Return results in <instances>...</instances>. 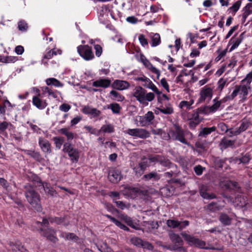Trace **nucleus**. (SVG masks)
I'll list each match as a JSON object with an SVG mask.
<instances>
[{
	"label": "nucleus",
	"mask_w": 252,
	"mask_h": 252,
	"mask_svg": "<svg viewBox=\"0 0 252 252\" xmlns=\"http://www.w3.org/2000/svg\"><path fill=\"white\" fill-rule=\"evenodd\" d=\"M25 194L28 202L34 211L40 212L42 210L41 205L40 195L30 185L25 186Z\"/></svg>",
	"instance_id": "nucleus-1"
},
{
	"label": "nucleus",
	"mask_w": 252,
	"mask_h": 252,
	"mask_svg": "<svg viewBox=\"0 0 252 252\" xmlns=\"http://www.w3.org/2000/svg\"><path fill=\"white\" fill-rule=\"evenodd\" d=\"M173 126L174 129L170 131L172 139L178 141L184 144L189 145V143L185 138V131L178 124H174Z\"/></svg>",
	"instance_id": "nucleus-2"
},
{
	"label": "nucleus",
	"mask_w": 252,
	"mask_h": 252,
	"mask_svg": "<svg viewBox=\"0 0 252 252\" xmlns=\"http://www.w3.org/2000/svg\"><path fill=\"white\" fill-rule=\"evenodd\" d=\"M148 160L150 162L158 163L162 167L165 168L162 171H164L166 168H170L172 167L174 164L170 161L167 157L160 155H149L148 156Z\"/></svg>",
	"instance_id": "nucleus-3"
},
{
	"label": "nucleus",
	"mask_w": 252,
	"mask_h": 252,
	"mask_svg": "<svg viewBox=\"0 0 252 252\" xmlns=\"http://www.w3.org/2000/svg\"><path fill=\"white\" fill-rule=\"evenodd\" d=\"M181 235L190 246H194L199 249H207L205 241L186 233H182Z\"/></svg>",
	"instance_id": "nucleus-4"
},
{
	"label": "nucleus",
	"mask_w": 252,
	"mask_h": 252,
	"mask_svg": "<svg viewBox=\"0 0 252 252\" xmlns=\"http://www.w3.org/2000/svg\"><path fill=\"white\" fill-rule=\"evenodd\" d=\"M251 88V83H249L248 81L245 80V78H244L241 81V85H236L235 86L234 90L232 92V96L236 97L240 93V94H242L243 98L245 99L248 94V91Z\"/></svg>",
	"instance_id": "nucleus-5"
},
{
	"label": "nucleus",
	"mask_w": 252,
	"mask_h": 252,
	"mask_svg": "<svg viewBox=\"0 0 252 252\" xmlns=\"http://www.w3.org/2000/svg\"><path fill=\"white\" fill-rule=\"evenodd\" d=\"M213 91V88L209 85L202 87L199 94V97L198 99L197 103H209L212 98Z\"/></svg>",
	"instance_id": "nucleus-6"
},
{
	"label": "nucleus",
	"mask_w": 252,
	"mask_h": 252,
	"mask_svg": "<svg viewBox=\"0 0 252 252\" xmlns=\"http://www.w3.org/2000/svg\"><path fill=\"white\" fill-rule=\"evenodd\" d=\"M77 49L79 55L85 61H90L94 58L92 48L88 45H79Z\"/></svg>",
	"instance_id": "nucleus-7"
},
{
	"label": "nucleus",
	"mask_w": 252,
	"mask_h": 252,
	"mask_svg": "<svg viewBox=\"0 0 252 252\" xmlns=\"http://www.w3.org/2000/svg\"><path fill=\"white\" fill-rule=\"evenodd\" d=\"M63 151L68 154L73 162L76 163L78 161L80 157L79 152L77 149L73 148L70 142H65L63 144Z\"/></svg>",
	"instance_id": "nucleus-8"
},
{
	"label": "nucleus",
	"mask_w": 252,
	"mask_h": 252,
	"mask_svg": "<svg viewBox=\"0 0 252 252\" xmlns=\"http://www.w3.org/2000/svg\"><path fill=\"white\" fill-rule=\"evenodd\" d=\"M38 231L41 236L46 237L53 243L56 244L59 241V239L56 236L57 231L52 227L41 228Z\"/></svg>",
	"instance_id": "nucleus-9"
},
{
	"label": "nucleus",
	"mask_w": 252,
	"mask_h": 252,
	"mask_svg": "<svg viewBox=\"0 0 252 252\" xmlns=\"http://www.w3.org/2000/svg\"><path fill=\"white\" fill-rule=\"evenodd\" d=\"M108 178L111 183H118L123 178L121 170L117 168H112L109 171Z\"/></svg>",
	"instance_id": "nucleus-10"
},
{
	"label": "nucleus",
	"mask_w": 252,
	"mask_h": 252,
	"mask_svg": "<svg viewBox=\"0 0 252 252\" xmlns=\"http://www.w3.org/2000/svg\"><path fill=\"white\" fill-rule=\"evenodd\" d=\"M130 242L133 245L148 250H153L154 246L153 245L147 241H144L141 238L137 237H134L130 239Z\"/></svg>",
	"instance_id": "nucleus-11"
},
{
	"label": "nucleus",
	"mask_w": 252,
	"mask_h": 252,
	"mask_svg": "<svg viewBox=\"0 0 252 252\" xmlns=\"http://www.w3.org/2000/svg\"><path fill=\"white\" fill-rule=\"evenodd\" d=\"M170 239L174 244V249L179 252L184 251L185 249L183 247L184 242L180 236L176 233H172L169 235Z\"/></svg>",
	"instance_id": "nucleus-12"
},
{
	"label": "nucleus",
	"mask_w": 252,
	"mask_h": 252,
	"mask_svg": "<svg viewBox=\"0 0 252 252\" xmlns=\"http://www.w3.org/2000/svg\"><path fill=\"white\" fill-rule=\"evenodd\" d=\"M138 118L140 126H145L153 123L155 116L152 111H149L145 115L139 116Z\"/></svg>",
	"instance_id": "nucleus-13"
},
{
	"label": "nucleus",
	"mask_w": 252,
	"mask_h": 252,
	"mask_svg": "<svg viewBox=\"0 0 252 252\" xmlns=\"http://www.w3.org/2000/svg\"><path fill=\"white\" fill-rule=\"evenodd\" d=\"M244 35L245 32H243L237 37V33H236L231 38L228 42V45L232 44L229 52L232 51L239 46L244 38Z\"/></svg>",
	"instance_id": "nucleus-14"
},
{
	"label": "nucleus",
	"mask_w": 252,
	"mask_h": 252,
	"mask_svg": "<svg viewBox=\"0 0 252 252\" xmlns=\"http://www.w3.org/2000/svg\"><path fill=\"white\" fill-rule=\"evenodd\" d=\"M37 95L33 96L32 102L33 105L37 108L42 110L47 107L48 103L46 100H43L39 97L41 94L39 93V90L38 89H37Z\"/></svg>",
	"instance_id": "nucleus-15"
},
{
	"label": "nucleus",
	"mask_w": 252,
	"mask_h": 252,
	"mask_svg": "<svg viewBox=\"0 0 252 252\" xmlns=\"http://www.w3.org/2000/svg\"><path fill=\"white\" fill-rule=\"evenodd\" d=\"M8 252H29L19 242H9Z\"/></svg>",
	"instance_id": "nucleus-16"
},
{
	"label": "nucleus",
	"mask_w": 252,
	"mask_h": 252,
	"mask_svg": "<svg viewBox=\"0 0 252 252\" xmlns=\"http://www.w3.org/2000/svg\"><path fill=\"white\" fill-rule=\"evenodd\" d=\"M147 91L141 86H137L134 89L133 95L140 103L144 104V97Z\"/></svg>",
	"instance_id": "nucleus-17"
},
{
	"label": "nucleus",
	"mask_w": 252,
	"mask_h": 252,
	"mask_svg": "<svg viewBox=\"0 0 252 252\" xmlns=\"http://www.w3.org/2000/svg\"><path fill=\"white\" fill-rule=\"evenodd\" d=\"M140 61L145 67L149 69L152 72L156 74L157 78L158 79L159 76L160 75V71L154 67L151 63V62L146 59L144 55L142 54L140 55Z\"/></svg>",
	"instance_id": "nucleus-18"
},
{
	"label": "nucleus",
	"mask_w": 252,
	"mask_h": 252,
	"mask_svg": "<svg viewBox=\"0 0 252 252\" xmlns=\"http://www.w3.org/2000/svg\"><path fill=\"white\" fill-rule=\"evenodd\" d=\"M130 87L129 83L126 81L121 80H115L111 84V87L117 90H124Z\"/></svg>",
	"instance_id": "nucleus-19"
},
{
	"label": "nucleus",
	"mask_w": 252,
	"mask_h": 252,
	"mask_svg": "<svg viewBox=\"0 0 252 252\" xmlns=\"http://www.w3.org/2000/svg\"><path fill=\"white\" fill-rule=\"evenodd\" d=\"M93 86L105 89L107 88L110 86H111V81L108 78H100L93 82Z\"/></svg>",
	"instance_id": "nucleus-20"
},
{
	"label": "nucleus",
	"mask_w": 252,
	"mask_h": 252,
	"mask_svg": "<svg viewBox=\"0 0 252 252\" xmlns=\"http://www.w3.org/2000/svg\"><path fill=\"white\" fill-rule=\"evenodd\" d=\"M209 187L206 185H202L199 189V193L200 196L204 199H212L216 198V195L214 193H209L208 192Z\"/></svg>",
	"instance_id": "nucleus-21"
},
{
	"label": "nucleus",
	"mask_w": 252,
	"mask_h": 252,
	"mask_svg": "<svg viewBox=\"0 0 252 252\" xmlns=\"http://www.w3.org/2000/svg\"><path fill=\"white\" fill-rule=\"evenodd\" d=\"M66 217H58L53 216H49L50 223H55L57 225H63L65 227L69 224V221H66Z\"/></svg>",
	"instance_id": "nucleus-22"
},
{
	"label": "nucleus",
	"mask_w": 252,
	"mask_h": 252,
	"mask_svg": "<svg viewBox=\"0 0 252 252\" xmlns=\"http://www.w3.org/2000/svg\"><path fill=\"white\" fill-rule=\"evenodd\" d=\"M83 113L86 115H90L93 118H97L99 117L101 114V112L95 108H92L90 106H85L82 110Z\"/></svg>",
	"instance_id": "nucleus-23"
},
{
	"label": "nucleus",
	"mask_w": 252,
	"mask_h": 252,
	"mask_svg": "<svg viewBox=\"0 0 252 252\" xmlns=\"http://www.w3.org/2000/svg\"><path fill=\"white\" fill-rule=\"evenodd\" d=\"M160 179V175L156 171H153L145 174L142 179L146 182H158Z\"/></svg>",
	"instance_id": "nucleus-24"
},
{
	"label": "nucleus",
	"mask_w": 252,
	"mask_h": 252,
	"mask_svg": "<svg viewBox=\"0 0 252 252\" xmlns=\"http://www.w3.org/2000/svg\"><path fill=\"white\" fill-rule=\"evenodd\" d=\"M38 144L43 152L47 154L51 153V144L48 140L40 137L38 140Z\"/></svg>",
	"instance_id": "nucleus-25"
},
{
	"label": "nucleus",
	"mask_w": 252,
	"mask_h": 252,
	"mask_svg": "<svg viewBox=\"0 0 252 252\" xmlns=\"http://www.w3.org/2000/svg\"><path fill=\"white\" fill-rule=\"evenodd\" d=\"M251 125V122L248 120H243L240 124V126L236 128L234 131V134L237 135L242 132L246 131L249 127Z\"/></svg>",
	"instance_id": "nucleus-26"
},
{
	"label": "nucleus",
	"mask_w": 252,
	"mask_h": 252,
	"mask_svg": "<svg viewBox=\"0 0 252 252\" xmlns=\"http://www.w3.org/2000/svg\"><path fill=\"white\" fill-rule=\"evenodd\" d=\"M243 11L241 21L242 24H244L248 17L252 14V3H248L243 8Z\"/></svg>",
	"instance_id": "nucleus-27"
},
{
	"label": "nucleus",
	"mask_w": 252,
	"mask_h": 252,
	"mask_svg": "<svg viewBox=\"0 0 252 252\" xmlns=\"http://www.w3.org/2000/svg\"><path fill=\"white\" fill-rule=\"evenodd\" d=\"M105 217L108 218L111 222H113L116 226L119 227L120 228L126 231H129V228L127 227L126 225L122 223L121 221L117 220L116 218L106 214L104 215Z\"/></svg>",
	"instance_id": "nucleus-28"
},
{
	"label": "nucleus",
	"mask_w": 252,
	"mask_h": 252,
	"mask_svg": "<svg viewBox=\"0 0 252 252\" xmlns=\"http://www.w3.org/2000/svg\"><path fill=\"white\" fill-rule=\"evenodd\" d=\"M28 178L29 181L33 183V184L36 186H43L42 181L39 177L36 174L31 172L29 175H28Z\"/></svg>",
	"instance_id": "nucleus-29"
},
{
	"label": "nucleus",
	"mask_w": 252,
	"mask_h": 252,
	"mask_svg": "<svg viewBox=\"0 0 252 252\" xmlns=\"http://www.w3.org/2000/svg\"><path fill=\"white\" fill-rule=\"evenodd\" d=\"M50 223V220H49V216H48L47 218H43L42 222L36 221L34 223V226L38 231L40 230V228H44L43 226L46 228L49 227Z\"/></svg>",
	"instance_id": "nucleus-30"
},
{
	"label": "nucleus",
	"mask_w": 252,
	"mask_h": 252,
	"mask_svg": "<svg viewBox=\"0 0 252 252\" xmlns=\"http://www.w3.org/2000/svg\"><path fill=\"white\" fill-rule=\"evenodd\" d=\"M24 153L35 159L37 161H41L42 158L39 152H36L34 150H25Z\"/></svg>",
	"instance_id": "nucleus-31"
},
{
	"label": "nucleus",
	"mask_w": 252,
	"mask_h": 252,
	"mask_svg": "<svg viewBox=\"0 0 252 252\" xmlns=\"http://www.w3.org/2000/svg\"><path fill=\"white\" fill-rule=\"evenodd\" d=\"M217 128L215 126L212 127H205L202 128L199 133V136L206 138L208 135L210 134L212 132L215 131Z\"/></svg>",
	"instance_id": "nucleus-32"
},
{
	"label": "nucleus",
	"mask_w": 252,
	"mask_h": 252,
	"mask_svg": "<svg viewBox=\"0 0 252 252\" xmlns=\"http://www.w3.org/2000/svg\"><path fill=\"white\" fill-rule=\"evenodd\" d=\"M143 191L137 188H129L127 190V194L130 198H134L143 193Z\"/></svg>",
	"instance_id": "nucleus-33"
},
{
	"label": "nucleus",
	"mask_w": 252,
	"mask_h": 252,
	"mask_svg": "<svg viewBox=\"0 0 252 252\" xmlns=\"http://www.w3.org/2000/svg\"><path fill=\"white\" fill-rule=\"evenodd\" d=\"M46 84L48 86H53L55 87H62V84L59 80L55 78H49L45 80Z\"/></svg>",
	"instance_id": "nucleus-34"
},
{
	"label": "nucleus",
	"mask_w": 252,
	"mask_h": 252,
	"mask_svg": "<svg viewBox=\"0 0 252 252\" xmlns=\"http://www.w3.org/2000/svg\"><path fill=\"white\" fill-rule=\"evenodd\" d=\"M150 136V133L146 129L137 128L136 137L146 139Z\"/></svg>",
	"instance_id": "nucleus-35"
},
{
	"label": "nucleus",
	"mask_w": 252,
	"mask_h": 252,
	"mask_svg": "<svg viewBox=\"0 0 252 252\" xmlns=\"http://www.w3.org/2000/svg\"><path fill=\"white\" fill-rule=\"evenodd\" d=\"M241 4V0H237L232 5V6L230 7L227 9V11L229 13H231L232 15L234 16L240 9Z\"/></svg>",
	"instance_id": "nucleus-36"
},
{
	"label": "nucleus",
	"mask_w": 252,
	"mask_h": 252,
	"mask_svg": "<svg viewBox=\"0 0 252 252\" xmlns=\"http://www.w3.org/2000/svg\"><path fill=\"white\" fill-rule=\"evenodd\" d=\"M99 131L100 133L101 132L111 133L115 131V128L113 125L108 124L102 126Z\"/></svg>",
	"instance_id": "nucleus-37"
},
{
	"label": "nucleus",
	"mask_w": 252,
	"mask_h": 252,
	"mask_svg": "<svg viewBox=\"0 0 252 252\" xmlns=\"http://www.w3.org/2000/svg\"><path fill=\"white\" fill-rule=\"evenodd\" d=\"M219 220L224 225H229L231 223V219L224 213L220 215Z\"/></svg>",
	"instance_id": "nucleus-38"
},
{
	"label": "nucleus",
	"mask_w": 252,
	"mask_h": 252,
	"mask_svg": "<svg viewBox=\"0 0 252 252\" xmlns=\"http://www.w3.org/2000/svg\"><path fill=\"white\" fill-rule=\"evenodd\" d=\"M110 94L112 96L111 98L114 100L123 101L125 99L124 96L115 90L111 91Z\"/></svg>",
	"instance_id": "nucleus-39"
},
{
	"label": "nucleus",
	"mask_w": 252,
	"mask_h": 252,
	"mask_svg": "<svg viewBox=\"0 0 252 252\" xmlns=\"http://www.w3.org/2000/svg\"><path fill=\"white\" fill-rule=\"evenodd\" d=\"M157 109H158L161 113L166 115H170L174 113L173 108L170 104H169L166 107H163L162 106H160V107H157Z\"/></svg>",
	"instance_id": "nucleus-40"
},
{
	"label": "nucleus",
	"mask_w": 252,
	"mask_h": 252,
	"mask_svg": "<svg viewBox=\"0 0 252 252\" xmlns=\"http://www.w3.org/2000/svg\"><path fill=\"white\" fill-rule=\"evenodd\" d=\"M59 131L60 133L66 136L68 142H69L74 138V134L68 131L67 128H62Z\"/></svg>",
	"instance_id": "nucleus-41"
},
{
	"label": "nucleus",
	"mask_w": 252,
	"mask_h": 252,
	"mask_svg": "<svg viewBox=\"0 0 252 252\" xmlns=\"http://www.w3.org/2000/svg\"><path fill=\"white\" fill-rule=\"evenodd\" d=\"M234 144V142L233 141L224 138L221 140L220 145L221 148L226 149L232 146Z\"/></svg>",
	"instance_id": "nucleus-42"
},
{
	"label": "nucleus",
	"mask_w": 252,
	"mask_h": 252,
	"mask_svg": "<svg viewBox=\"0 0 252 252\" xmlns=\"http://www.w3.org/2000/svg\"><path fill=\"white\" fill-rule=\"evenodd\" d=\"M166 224L168 227L172 228H179L181 222L177 220L169 219L166 221Z\"/></svg>",
	"instance_id": "nucleus-43"
},
{
	"label": "nucleus",
	"mask_w": 252,
	"mask_h": 252,
	"mask_svg": "<svg viewBox=\"0 0 252 252\" xmlns=\"http://www.w3.org/2000/svg\"><path fill=\"white\" fill-rule=\"evenodd\" d=\"M189 119L200 123L203 119L202 117L200 116V114L196 109L193 111L191 115V117Z\"/></svg>",
	"instance_id": "nucleus-44"
},
{
	"label": "nucleus",
	"mask_w": 252,
	"mask_h": 252,
	"mask_svg": "<svg viewBox=\"0 0 252 252\" xmlns=\"http://www.w3.org/2000/svg\"><path fill=\"white\" fill-rule=\"evenodd\" d=\"M196 110L200 114L208 115L210 113H213L211 111L210 106H201L196 109Z\"/></svg>",
	"instance_id": "nucleus-45"
},
{
	"label": "nucleus",
	"mask_w": 252,
	"mask_h": 252,
	"mask_svg": "<svg viewBox=\"0 0 252 252\" xmlns=\"http://www.w3.org/2000/svg\"><path fill=\"white\" fill-rule=\"evenodd\" d=\"M28 28V25L24 20H21L18 23V30L22 32H26Z\"/></svg>",
	"instance_id": "nucleus-46"
},
{
	"label": "nucleus",
	"mask_w": 252,
	"mask_h": 252,
	"mask_svg": "<svg viewBox=\"0 0 252 252\" xmlns=\"http://www.w3.org/2000/svg\"><path fill=\"white\" fill-rule=\"evenodd\" d=\"M161 42L160 36L159 34L155 33L152 37L151 46L152 47H156Z\"/></svg>",
	"instance_id": "nucleus-47"
},
{
	"label": "nucleus",
	"mask_w": 252,
	"mask_h": 252,
	"mask_svg": "<svg viewBox=\"0 0 252 252\" xmlns=\"http://www.w3.org/2000/svg\"><path fill=\"white\" fill-rule=\"evenodd\" d=\"M207 208L212 212H216L220 210L221 206L217 202H212L208 205Z\"/></svg>",
	"instance_id": "nucleus-48"
},
{
	"label": "nucleus",
	"mask_w": 252,
	"mask_h": 252,
	"mask_svg": "<svg viewBox=\"0 0 252 252\" xmlns=\"http://www.w3.org/2000/svg\"><path fill=\"white\" fill-rule=\"evenodd\" d=\"M213 102L214 104L211 106H210L211 108V111H212V113L216 112L220 106L221 104L220 100H218L217 97L213 99Z\"/></svg>",
	"instance_id": "nucleus-49"
},
{
	"label": "nucleus",
	"mask_w": 252,
	"mask_h": 252,
	"mask_svg": "<svg viewBox=\"0 0 252 252\" xmlns=\"http://www.w3.org/2000/svg\"><path fill=\"white\" fill-rule=\"evenodd\" d=\"M235 201L236 202H238L237 205L241 207H244L247 204L246 197L242 195H238L235 198Z\"/></svg>",
	"instance_id": "nucleus-50"
},
{
	"label": "nucleus",
	"mask_w": 252,
	"mask_h": 252,
	"mask_svg": "<svg viewBox=\"0 0 252 252\" xmlns=\"http://www.w3.org/2000/svg\"><path fill=\"white\" fill-rule=\"evenodd\" d=\"M84 128L89 133L95 135L96 136H98L100 135V131L99 129H97L95 128H94L91 126H84Z\"/></svg>",
	"instance_id": "nucleus-51"
},
{
	"label": "nucleus",
	"mask_w": 252,
	"mask_h": 252,
	"mask_svg": "<svg viewBox=\"0 0 252 252\" xmlns=\"http://www.w3.org/2000/svg\"><path fill=\"white\" fill-rule=\"evenodd\" d=\"M18 60V58L15 56H6L2 57L1 63H14Z\"/></svg>",
	"instance_id": "nucleus-52"
},
{
	"label": "nucleus",
	"mask_w": 252,
	"mask_h": 252,
	"mask_svg": "<svg viewBox=\"0 0 252 252\" xmlns=\"http://www.w3.org/2000/svg\"><path fill=\"white\" fill-rule=\"evenodd\" d=\"M114 114H119L122 109L120 105L117 103H111L109 107Z\"/></svg>",
	"instance_id": "nucleus-53"
},
{
	"label": "nucleus",
	"mask_w": 252,
	"mask_h": 252,
	"mask_svg": "<svg viewBox=\"0 0 252 252\" xmlns=\"http://www.w3.org/2000/svg\"><path fill=\"white\" fill-rule=\"evenodd\" d=\"M53 140L55 142L56 148L59 149H61L64 142L63 138L62 137H54L53 138Z\"/></svg>",
	"instance_id": "nucleus-54"
},
{
	"label": "nucleus",
	"mask_w": 252,
	"mask_h": 252,
	"mask_svg": "<svg viewBox=\"0 0 252 252\" xmlns=\"http://www.w3.org/2000/svg\"><path fill=\"white\" fill-rule=\"evenodd\" d=\"M57 53L55 50V49H52L49 51L47 53H46L43 56V58L42 60V62H44L45 59L49 60L53 58V57L55 55H57Z\"/></svg>",
	"instance_id": "nucleus-55"
},
{
	"label": "nucleus",
	"mask_w": 252,
	"mask_h": 252,
	"mask_svg": "<svg viewBox=\"0 0 252 252\" xmlns=\"http://www.w3.org/2000/svg\"><path fill=\"white\" fill-rule=\"evenodd\" d=\"M227 52V49H225V50L221 51L220 50V49H218L217 51H216V52L217 53H218V55L215 58V61L216 63H217L219 61H220L221 59V58H222L223 57H224L226 55Z\"/></svg>",
	"instance_id": "nucleus-56"
},
{
	"label": "nucleus",
	"mask_w": 252,
	"mask_h": 252,
	"mask_svg": "<svg viewBox=\"0 0 252 252\" xmlns=\"http://www.w3.org/2000/svg\"><path fill=\"white\" fill-rule=\"evenodd\" d=\"M79 239V238L73 233L67 232L65 237V240H72L74 242H77Z\"/></svg>",
	"instance_id": "nucleus-57"
},
{
	"label": "nucleus",
	"mask_w": 252,
	"mask_h": 252,
	"mask_svg": "<svg viewBox=\"0 0 252 252\" xmlns=\"http://www.w3.org/2000/svg\"><path fill=\"white\" fill-rule=\"evenodd\" d=\"M157 94L158 95V102L160 104H162L164 100H169V97L167 96V95L162 94L161 92L160 91H159V94Z\"/></svg>",
	"instance_id": "nucleus-58"
},
{
	"label": "nucleus",
	"mask_w": 252,
	"mask_h": 252,
	"mask_svg": "<svg viewBox=\"0 0 252 252\" xmlns=\"http://www.w3.org/2000/svg\"><path fill=\"white\" fill-rule=\"evenodd\" d=\"M250 159L251 158L250 155L248 154H246L244 156H243L242 157L239 158L237 160L239 161L240 163L247 164L250 162Z\"/></svg>",
	"instance_id": "nucleus-59"
},
{
	"label": "nucleus",
	"mask_w": 252,
	"mask_h": 252,
	"mask_svg": "<svg viewBox=\"0 0 252 252\" xmlns=\"http://www.w3.org/2000/svg\"><path fill=\"white\" fill-rule=\"evenodd\" d=\"M139 41L141 44V45L143 47H148V42L147 39L146 38L145 36L141 34L139 35L138 37Z\"/></svg>",
	"instance_id": "nucleus-60"
},
{
	"label": "nucleus",
	"mask_w": 252,
	"mask_h": 252,
	"mask_svg": "<svg viewBox=\"0 0 252 252\" xmlns=\"http://www.w3.org/2000/svg\"><path fill=\"white\" fill-rule=\"evenodd\" d=\"M9 125H11V124L6 121L0 122V133L5 132Z\"/></svg>",
	"instance_id": "nucleus-61"
},
{
	"label": "nucleus",
	"mask_w": 252,
	"mask_h": 252,
	"mask_svg": "<svg viewBox=\"0 0 252 252\" xmlns=\"http://www.w3.org/2000/svg\"><path fill=\"white\" fill-rule=\"evenodd\" d=\"M155 97V94L153 93L150 92L147 94L146 93L144 97V104H148V103L146 102V101H152L154 99Z\"/></svg>",
	"instance_id": "nucleus-62"
},
{
	"label": "nucleus",
	"mask_w": 252,
	"mask_h": 252,
	"mask_svg": "<svg viewBox=\"0 0 252 252\" xmlns=\"http://www.w3.org/2000/svg\"><path fill=\"white\" fill-rule=\"evenodd\" d=\"M27 124H28L31 128L32 129L33 132H36L38 134L41 133V129L40 127H39L35 125H33L32 123L30 122L29 121L27 122Z\"/></svg>",
	"instance_id": "nucleus-63"
},
{
	"label": "nucleus",
	"mask_w": 252,
	"mask_h": 252,
	"mask_svg": "<svg viewBox=\"0 0 252 252\" xmlns=\"http://www.w3.org/2000/svg\"><path fill=\"white\" fill-rule=\"evenodd\" d=\"M94 49L95 50V54L96 56L99 57L101 55L102 52V47L98 44H94Z\"/></svg>",
	"instance_id": "nucleus-64"
}]
</instances>
